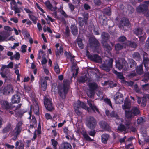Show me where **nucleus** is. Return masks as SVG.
<instances>
[{
    "label": "nucleus",
    "mask_w": 149,
    "mask_h": 149,
    "mask_svg": "<svg viewBox=\"0 0 149 149\" xmlns=\"http://www.w3.org/2000/svg\"><path fill=\"white\" fill-rule=\"evenodd\" d=\"M64 84L62 86L59 88V93L61 98H65V94L67 93L69 88V81L67 80H64Z\"/></svg>",
    "instance_id": "obj_4"
},
{
    "label": "nucleus",
    "mask_w": 149,
    "mask_h": 149,
    "mask_svg": "<svg viewBox=\"0 0 149 149\" xmlns=\"http://www.w3.org/2000/svg\"><path fill=\"white\" fill-rule=\"evenodd\" d=\"M133 57L136 60H139L140 59V56L139 53L135 52L133 55Z\"/></svg>",
    "instance_id": "obj_49"
},
{
    "label": "nucleus",
    "mask_w": 149,
    "mask_h": 149,
    "mask_svg": "<svg viewBox=\"0 0 149 149\" xmlns=\"http://www.w3.org/2000/svg\"><path fill=\"white\" fill-rule=\"evenodd\" d=\"M11 129V126L8 125L3 129V133H6L9 132Z\"/></svg>",
    "instance_id": "obj_51"
},
{
    "label": "nucleus",
    "mask_w": 149,
    "mask_h": 149,
    "mask_svg": "<svg viewBox=\"0 0 149 149\" xmlns=\"http://www.w3.org/2000/svg\"><path fill=\"white\" fill-rule=\"evenodd\" d=\"M51 141L52 144L53 146V148L55 149H56L57 148L56 146L58 144L57 141L53 139H52Z\"/></svg>",
    "instance_id": "obj_50"
},
{
    "label": "nucleus",
    "mask_w": 149,
    "mask_h": 149,
    "mask_svg": "<svg viewBox=\"0 0 149 149\" xmlns=\"http://www.w3.org/2000/svg\"><path fill=\"white\" fill-rule=\"evenodd\" d=\"M125 44H123V46L119 44H118L116 45L115 46L116 50L118 51L122 49L123 47H126V46H129V47H131L134 48H135L136 46V45L135 42L126 41Z\"/></svg>",
    "instance_id": "obj_7"
},
{
    "label": "nucleus",
    "mask_w": 149,
    "mask_h": 149,
    "mask_svg": "<svg viewBox=\"0 0 149 149\" xmlns=\"http://www.w3.org/2000/svg\"><path fill=\"white\" fill-rule=\"evenodd\" d=\"M87 75H86L84 77H81L79 78V81L81 82H84L85 81L86 82L89 81V79L87 77Z\"/></svg>",
    "instance_id": "obj_39"
},
{
    "label": "nucleus",
    "mask_w": 149,
    "mask_h": 149,
    "mask_svg": "<svg viewBox=\"0 0 149 149\" xmlns=\"http://www.w3.org/2000/svg\"><path fill=\"white\" fill-rule=\"evenodd\" d=\"M98 42L96 39L93 38L89 39V43L88 44V46L97 48L98 47Z\"/></svg>",
    "instance_id": "obj_17"
},
{
    "label": "nucleus",
    "mask_w": 149,
    "mask_h": 149,
    "mask_svg": "<svg viewBox=\"0 0 149 149\" xmlns=\"http://www.w3.org/2000/svg\"><path fill=\"white\" fill-rule=\"evenodd\" d=\"M20 94L17 93L13 95L11 99V101L13 103H18L20 101Z\"/></svg>",
    "instance_id": "obj_22"
},
{
    "label": "nucleus",
    "mask_w": 149,
    "mask_h": 149,
    "mask_svg": "<svg viewBox=\"0 0 149 149\" xmlns=\"http://www.w3.org/2000/svg\"><path fill=\"white\" fill-rule=\"evenodd\" d=\"M147 95H145L144 96L142 99V100L141 98L137 97V102L138 103L140 104L141 106L144 107L146 106V99L148 98L146 96Z\"/></svg>",
    "instance_id": "obj_21"
},
{
    "label": "nucleus",
    "mask_w": 149,
    "mask_h": 149,
    "mask_svg": "<svg viewBox=\"0 0 149 149\" xmlns=\"http://www.w3.org/2000/svg\"><path fill=\"white\" fill-rule=\"evenodd\" d=\"M134 33L138 36L140 41H143L146 38V34L143 32L142 29L141 28H137L135 29Z\"/></svg>",
    "instance_id": "obj_14"
},
{
    "label": "nucleus",
    "mask_w": 149,
    "mask_h": 149,
    "mask_svg": "<svg viewBox=\"0 0 149 149\" xmlns=\"http://www.w3.org/2000/svg\"><path fill=\"white\" fill-rule=\"evenodd\" d=\"M43 30L44 32H46V31H48V32H49L50 33H51L52 32V31L49 27H47V28L45 26L43 28Z\"/></svg>",
    "instance_id": "obj_60"
},
{
    "label": "nucleus",
    "mask_w": 149,
    "mask_h": 149,
    "mask_svg": "<svg viewBox=\"0 0 149 149\" xmlns=\"http://www.w3.org/2000/svg\"><path fill=\"white\" fill-rule=\"evenodd\" d=\"M44 52L43 51L40 50L39 51V53L38 54V59H40L42 55L43 54Z\"/></svg>",
    "instance_id": "obj_57"
},
{
    "label": "nucleus",
    "mask_w": 149,
    "mask_h": 149,
    "mask_svg": "<svg viewBox=\"0 0 149 149\" xmlns=\"http://www.w3.org/2000/svg\"><path fill=\"white\" fill-rule=\"evenodd\" d=\"M13 66V62H11L7 65H3L1 68V72L0 74L2 77L3 78H5L6 77V71L7 68H12Z\"/></svg>",
    "instance_id": "obj_11"
},
{
    "label": "nucleus",
    "mask_w": 149,
    "mask_h": 149,
    "mask_svg": "<svg viewBox=\"0 0 149 149\" xmlns=\"http://www.w3.org/2000/svg\"><path fill=\"white\" fill-rule=\"evenodd\" d=\"M13 90L12 86L11 85H8L5 87L1 91V92L5 95H8L10 93L12 92Z\"/></svg>",
    "instance_id": "obj_20"
},
{
    "label": "nucleus",
    "mask_w": 149,
    "mask_h": 149,
    "mask_svg": "<svg viewBox=\"0 0 149 149\" xmlns=\"http://www.w3.org/2000/svg\"><path fill=\"white\" fill-rule=\"evenodd\" d=\"M1 104L2 107L3 108L6 110L11 109L14 110L16 115H17L18 114H20L19 108L21 107V104H19L18 105L17 107H15L13 106H10L7 102L4 101H2L1 102Z\"/></svg>",
    "instance_id": "obj_5"
},
{
    "label": "nucleus",
    "mask_w": 149,
    "mask_h": 149,
    "mask_svg": "<svg viewBox=\"0 0 149 149\" xmlns=\"http://www.w3.org/2000/svg\"><path fill=\"white\" fill-rule=\"evenodd\" d=\"M146 70H148L149 69V59L148 58H145L144 57L143 61Z\"/></svg>",
    "instance_id": "obj_29"
},
{
    "label": "nucleus",
    "mask_w": 149,
    "mask_h": 149,
    "mask_svg": "<svg viewBox=\"0 0 149 149\" xmlns=\"http://www.w3.org/2000/svg\"><path fill=\"white\" fill-rule=\"evenodd\" d=\"M131 26L128 20L126 18H123L122 19L120 22L119 27L121 29L126 30L127 28H130Z\"/></svg>",
    "instance_id": "obj_9"
},
{
    "label": "nucleus",
    "mask_w": 149,
    "mask_h": 149,
    "mask_svg": "<svg viewBox=\"0 0 149 149\" xmlns=\"http://www.w3.org/2000/svg\"><path fill=\"white\" fill-rule=\"evenodd\" d=\"M113 72L117 75L118 77V78L121 79L122 81H123V82L124 81V77L121 73H119L115 70H113Z\"/></svg>",
    "instance_id": "obj_33"
},
{
    "label": "nucleus",
    "mask_w": 149,
    "mask_h": 149,
    "mask_svg": "<svg viewBox=\"0 0 149 149\" xmlns=\"http://www.w3.org/2000/svg\"><path fill=\"white\" fill-rule=\"evenodd\" d=\"M149 5V1H146L143 5L138 6L136 8V10L138 12L144 13L145 11L147 10Z\"/></svg>",
    "instance_id": "obj_15"
},
{
    "label": "nucleus",
    "mask_w": 149,
    "mask_h": 149,
    "mask_svg": "<svg viewBox=\"0 0 149 149\" xmlns=\"http://www.w3.org/2000/svg\"><path fill=\"white\" fill-rule=\"evenodd\" d=\"M22 124V121L19 122L16 125V127L14 130L11 132L10 134L14 138L13 139L14 140L16 139L17 136L20 134L22 130L21 126Z\"/></svg>",
    "instance_id": "obj_6"
},
{
    "label": "nucleus",
    "mask_w": 149,
    "mask_h": 149,
    "mask_svg": "<svg viewBox=\"0 0 149 149\" xmlns=\"http://www.w3.org/2000/svg\"><path fill=\"white\" fill-rule=\"evenodd\" d=\"M100 125L101 127L103 129L106 128L107 126V123L104 121H102L100 123Z\"/></svg>",
    "instance_id": "obj_47"
},
{
    "label": "nucleus",
    "mask_w": 149,
    "mask_h": 149,
    "mask_svg": "<svg viewBox=\"0 0 149 149\" xmlns=\"http://www.w3.org/2000/svg\"><path fill=\"white\" fill-rule=\"evenodd\" d=\"M101 36L102 39L106 40L109 38V36L108 33L103 32L101 35Z\"/></svg>",
    "instance_id": "obj_48"
},
{
    "label": "nucleus",
    "mask_w": 149,
    "mask_h": 149,
    "mask_svg": "<svg viewBox=\"0 0 149 149\" xmlns=\"http://www.w3.org/2000/svg\"><path fill=\"white\" fill-rule=\"evenodd\" d=\"M109 137V136L107 134H103L102 136V142L104 144L106 143Z\"/></svg>",
    "instance_id": "obj_31"
},
{
    "label": "nucleus",
    "mask_w": 149,
    "mask_h": 149,
    "mask_svg": "<svg viewBox=\"0 0 149 149\" xmlns=\"http://www.w3.org/2000/svg\"><path fill=\"white\" fill-rule=\"evenodd\" d=\"M6 36L4 35H2L0 34V41H5Z\"/></svg>",
    "instance_id": "obj_56"
},
{
    "label": "nucleus",
    "mask_w": 149,
    "mask_h": 149,
    "mask_svg": "<svg viewBox=\"0 0 149 149\" xmlns=\"http://www.w3.org/2000/svg\"><path fill=\"white\" fill-rule=\"evenodd\" d=\"M136 70L137 73L139 74H141L143 73V71L142 65H140L139 66H138L136 68Z\"/></svg>",
    "instance_id": "obj_36"
},
{
    "label": "nucleus",
    "mask_w": 149,
    "mask_h": 149,
    "mask_svg": "<svg viewBox=\"0 0 149 149\" xmlns=\"http://www.w3.org/2000/svg\"><path fill=\"white\" fill-rule=\"evenodd\" d=\"M87 102L88 105L92 110H93L95 112H97L98 113H99V111L98 108L95 105H93V102L91 100H88Z\"/></svg>",
    "instance_id": "obj_26"
},
{
    "label": "nucleus",
    "mask_w": 149,
    "mask_h": 149,
    "mask_svg": "<svg viewBox=\"0 0 149 149\" xmlns=\"http://www.w3.org/2000/svg\"><path fill=\"white\" fill-rule=\"evenodd\" d=\"M74 108L76 113L78 115L81 114L82 113L81 111V108L86 110L88 112H90L89 108L87 107L86 104L80 101H78L77 103L74 104Z\"/></svg>",
    "instance_id": "obj_3"
},
{
    "label": "nucleus",
    "mask_w": 149,
    "mask_h": 149,
    "mask_svg": "<svg viewBox=\"0 0 149 149\" xmlns=\"http://www.w3.org/2000/svg\"><path fill=\"white\" fill-rule=\"evenodd\" d=\"M71 145L68 143H64L62 144L59 149H71Z\"/></svg>",
    "instance_id": "obj_28"
},
{
    "label": "nucleus",
    "mask_w": 149,
    "mask_h": 149,
    "mask_svg": "<svg viewBox=\"0 0 149 149\" xmlns=\"http://www.w3.org/2000/svg\"><path fill=\"white\" fill-rule=\"evenodd\" d=\"M29 16L30 19L35 24H36L37 19V18L33 15L32 13L29 14Z\"/></svg>",
    "instance_id": "obj_38"
},
{
    "label": "nucleus",
    "mask_w": 149,
    "mask_h": 149,
    "mask_svg": "<svg viewBox=\"0 0 149 149\" xmlns=\"http://www.w3.org/2000/svg\"><path fill=\"white\" fill-rule=\"evenodd\" d=\"M47 61L45 57H42L41 61V63L42 65L44 66L45 64L47 63Z\"/></svg>",
    "instance_id": "obj_59"
},
{
    "label": "nucleus",
    "mask_w": 149,
    "mask_h": 149,
    "mask_svg": "<svg viewBox=\"0 0 149 149\" xmlns=\"http://www.w3.org/2000/svg\"><path fill=\"white\" fill-rule=\"evenodd\" d=\"M126 38L123 36H122L118 39V41L120 42H123L126 40Z\"/></svg>",
    "instance_id": "obj_58"
},
{
    "label": "nucleus",
    "mask_w": 149,
    "mask_h": 149,
    "mask_svg": "<svg viewBox=\"0 0 149 149\" xmlns=\"http://www.w3.org/2000/svg\"><path fill=\"white\" fill-rule=\"evenodd\" d=\"M44 104L46 109L49 111H52L54 107L51 100L47 97L44 98Z\"/></svg>",
    "instance_id": "obj_16"
},
{
    "label": "nucleus",
    "mask_w": 149,
    "mask_h": 149,
    "mask_svg": "<svg viewBox=\"0 0 149 149\" xmlns=\"http://www.w3.org/2000/svg\"><path fill=\"white\" fill-rule=\"evenodd\" d=\"M106 115L109 117H114L116 119L115 121L116 123L118 124L120 122H122L123 120L122 119H119V117L117 114L115 113L114 111L112 112L111 113H109L108 110H106L105 111Z\"/></svg>",
    "instance_id": "obj_12"
},
{
    "label": "nucleus",
    "mask_w": 149,
    "mask_h": 149,
    "mask_svg": "<svg viewBox=\"0 0 149 149\" xmlns=\"http://www.w3.org/2000/svg\"><path fill=\"white\" fill-rule=\"evenodd\" d=\"M142 89L144 90H146L149 89V84H146L141 86Z\"/></svg>",
    "instance_id": "obj_52"
},
{
    "label": "nucleus",
    "mask_w": 149,
    "mask_h": 149,
    "mask_svg": "<svg viewBox=\"0 0 149 149\" xmlns=\"http://www.w3.org/2000/svg\"><path fill=\"white\" fill-rule=\"evenodd\" d=\"M128 66V64L123 59H121V60H119L118 61H116V68L119 70L123 68L124 70H126Z\"/></svg>",
    "instance_id": "obj_10"
},
{
    "label": "nucleus",
    "mask_w": 149,
    "mask_h": 149,
    "mask_svg": "<svg viewBox=\"0 0 149 149\" xmlns=\"http://www.w3.org/2000/svg\"><path fill=\"white\" fill-rule=\"evenodd\" d=\"M20 57V55L19 53L16 52V54L13 56L10 57V59L11 60H13L14 58L16 60L19 59Z\"/></svg>",
    "instance_id": "obj_40"
},
{
    "label": "nucleus",
    "mask_w": 149,
    "mask_h": 149,
    "mask_svg": "<svg viewBox=\"0 0 149 149\" xmlns=\"http://www.w3.org/2000/svg\"><path fill=\"white\" fill-rule=\"evenodd\" d=\"M104 101L105 103L109 105L111 108H112V104L110 99H105L104 100Z\"/></svg>",
    "instance_id": "obj_54"
},
{
    "label": "nucleus",
    "mask_w": 149,
    "mask_h": 149,
    "mask_svg": "<svg viewBox=\"0 0 149 149\" xmlns=\"http://www.w3.org/2000/svg\"><path fill=\"white\" fill-rule=\"evenodd\" d=\"M54 70L56 73L59 74L60 73V70L59 66L57 64H56L54 67Z\"/></svg>",
    "instance_id": "obj_53"
},
{
    "label": "nucleus",
    "mask_w": 149,
    "mask_h": 149,
    "mask_svg": "<svg viewBox=\"0 0 149 149\" xmlns=\"http://www.w3.org/2000/svg\"><path fill=\"white\" fill-rule=\"evenodd\" d=\"M40 85L42 89L45 91L47 87V82L46 81L43 79H41L40 81Z\"/></svg>",
    "instance_id": "obj_32"
},
{
    "label": "nucleus",
    "mask_w": 149,
    "mask_h": 149,
    "mask_svg": "<svg viewBox=\"0 0 149 149\" xmlns=\"http://www.w3.org/2000/svg\"><path fill=\"white\" fill-rule=\"evenodd\" d=\"M40 128V125H39L38 127V130H36L34 132V136L33 138V140H35L36 137L37 133L38 134H39L41 133Z\"/></svg>",
    "instance_id": "obj_37"
},
{
    "label": "nucleus",
    "mask_w": 149,
    "mask_h": 149,
    "mask_svg": "<svg viewBox=\"0 0 149 149\" xmlns=\"http://www.w3.org/2000/svg\"><path fill=\"white\" fill-rule=\"evenodd\" d=\"M118 130L120 131H124L126 132L131 131L134 132L136 131V129L132 127L130 121H127L125 123V126L123 125L122 124H120L118 127Z\"/></svg>",
    "instance_id": "obj_2"
},
{
    "label": "nucleus",
    "mask_w": 149,
    "mask_h": 149,
    "mask_svg": "<svg viewBox=\"0 0 149 149\" xmlns=\"http://www.w3.org/2000/svg\"><path fill=\"white\" fill-rule=\"evenodd\" d=\"M45 19L47 22L48 24H50V21L52 22H53L54 21V19L52 18L48 15L47 16V18H46Z\"/></svg>",
    "instance_id": "obj_44"
},
{
    "label": "nucleus",
    "mask_w": 149,
    "mask_h": 149,
    "mask_svg": "<svg viewBox=\"0 0 149 149\" xmlns=\"http://www.w3.org/2000/svg\"><path fill=\"white\" fill-rule=\"evenodd\" d=\"M149 79V74L148 73L145 74L144 75L142 81L145 82H147Z\"/></svg>",
    "instance_id": "obj_41"
},
{
    "label": "nucleus",
    "mask_w": 149,
    "mask_h": 149,
    "mask_svg": "<svg viewBox=\"0 0 149 149\" xmlns=\"http://www.w3.org/2000/svg\"><path fill=\"white\" fill-rule=\"evenodd\" d=\"M86 124V126L90 129H93L95 127L96 122L93 117H90L87 118Z\"/></svg>",
    "instance_id": "obj_13"
},
{
    "label": "nucleus",
    "mask_w": 149,
    "mask_h": 149,
    "mask_svg": "<svg viewBox=\"0 0 149 149\" xmlns=\"http://www.w3.org/2000/svg\"><path fill=\"white\" fill-rule=\"evenodd\" d=\"M90 58L92 60L96 62L101 63L102 61L100 57L96 54L91 56Z\"/></svg>",
    "instance_id": "obj_25"
},
{
    "label": "nucleus",
    "mask_w": 149,
    "mask_h": 149,
    "mask_svg": "<svg viewBox=\"0 0 149 149\" xmlns=\"http://www.w3.org/2000/svg\"><path fill=\"white\" fill-rule=\"evenodd\" d=\"M131 106L130 102L128 98L127 97L124 102V104L122 105V108L125 111L126 117L128 119H130L139 114L140 113V111L137 107H134L132 108L130 111H127Z\"/></svg>",
    "instance_id": "obj_1"
},
{
    "label": "nucleus",
    "mask_w": 149,
    "mask_h": 149,
    "mask_svg": "<svg viewBox=\"0 0 149 149\" xmlns=\"http://www.w3.org/2000/svg\"><path fill=\"white\" fill-rule=\"evenodd\" d=\"M113 60L111 58L109 60V62L107 64V66L103 65L102 66V69L106 71H109V70L110 68L111 67Z\"/></svg>",
    "instance_id": "obj_24"
},
{
    "label": "nucleus",
    "mask_w": 149,
    "mask_h": 149,
    "mask_svg": "<svg viewBox=\"0 0 149 149\" xmlns=\"http://www.w3.org/2000/svg\"><path fill=\"white\" fill-rule=\"evenodd\" d=\"M4 29L6 31H13V29L10 27L8 26H4Z\"/></svg>",
    "instance_id": "obj_62"
},
{
    "label": "nucleus",
    "mask_w": 149,
    "mask_h": 149,
    "mask_svg": "<svg viewBox=\"0 0 149 149\" xmlns=\"http://www.w3.org/2000/svg\"><path fill=\"white\" fill-rule=\"evenodd\" d=\"M45 4L47 7L52 11H54V13L56 14V10L57 9V8L56 7H52L51 4H50V2L49 1H47L45 2Z\"/></svg>",
    "instance_id": "obj_27"
},
{
    "label": "nucleus",
    "mask_w": 149,
    "mask_h": 149,
    "mask_svg": "<svg viewBox=\"0 0 149 149\" xmlns=\"http://www.w3.org/2000/svg\"><path fill=\"white\" fill-rule=\"evenodd\" d=\"M128 61L131 63L130 65V67L132 68L136 66V64L134 60L132 59H129Z\"/></svg>",
    "instance_id": "obj_46"
},
{
    "label": "nucleus",
    "mask_w": 149,
    "mask_h": 149,
    "mask_svg": "<svg viewBox=\"0 0 149 149\" xmlns=\"http://www.w3.org/2000/svg\"><path fill=\"white\" fill-rule=\"evenodd\" d=\"M114 98L115 102L117 104L121 103L123 100V95L120 93H117L115 95Z\"/></svg>",
    "instance_id": "obj_19"
},
{
    "label": "nucleus",
    "mask_w": 149,
    "mask_h": 149,
    "mask_svg": "<svg viewBox=\"0 0 149 149\" xmlns=\"http://www.w3.org/2000/svg\"><path fill=\"white\" fill-rule=\"evenodd\" d=\"M74 56H70L71 61L72 64V70L73 69H74L76 72V73L74 74V73H73L72 76L75 78L77 76V74L78 73V69L76 67V63L74 60Z\"/></svg>",
    "instance_id": "obj_18"
},
{
    "label": "nucleus",
    "mask_w": 149,
    "mask_h": 149,
    "mask_svg": "<svg viewBox=\"0 0 149 149\" xmlns=\"http://www.w3.org/2000/svg\"><path fill=\"white\" fill-rule=\"evenodd\" d=\"M34 104L33 105H31V110H32L33 107V110L35 113L37 114H38L39 111V109L38 106L37 101H34Z\"/></svg>",
    "instance_id": "obj_23"
},
{
    "label": "nucleus",
    "mask_w": 149,
    "mask_h": 149,
    "mask_svg": "<svg viewBox=\"0 0 149 149\" xmlns=\"http://www.w3.org/2000/svg\"><path fill=\"white\" fill-rule=\"evenodd\" d=\"M83 137L86 140L89 141H92V139H91L86 133H84L82 134Z\"/></svg>",
    "instance_id": "obj_43"
},
{
    "label": "nucleus",
    "mask_w": 149,
    "mask_h": 149,
    "mask_svg": "<svg viewBox=\"0 0 149 149\" xmlns=\"http://www.w3.org/2000/svg\"><path fill=\"white\" fill-rule=\"evenodd\" d=\"M45 117L47 119H52V117L51 115L48 113H47L45 114Z\"/></svg>",
    "instance_id": "obj_64"
},
{
    "label": "nucleus",
    "mask_w": 149,
    "mask_h": 149,
    "mask_svg": "<svg viewBox=\"0 0 149 149\" xmlns=\"http://www.w3.org/2000/svg\"><path fill=\"white\" fill-rule=\"evenodd\" d=\"M72 32L74 35H77V33L78 30L76 26L75 25H72L71 26Z\"/></svg>",
    "instance_id": "obj_35"
},
{
    "label": "nucleus",
    "mask_w": 149,
    "mask_h": 149,
    "mask_svg": "<svg viewBox=\"0 0 149 149\" xmlns=\"http://www.w3.org/2000/svg\"><path fill=\"white\" fill-rule=\"evenodd\" d=\"M16 148L19 149H23L24 148V144L21 142L17 141L15 144Z\"/></svg>",
    "instance_id": "obj_34"
},
{
    "label": "nucleus",
    "mask_w": 149,
    "mask_h": 149,
    "mask_svg": "<svg viewBox=\"0 0 149 149\" xmlns=\"http://www.w3.org/2000/svg\"><path fill=\"white\" fill-rule=\"evenodd\" d=\"M11 9L15 11V14H16L17 13H19L20 12V10L19 8L16 6L13 7L11 6Z\"/></svg>",
    "instance_id": "obj_42"
},
{
    "label": "nucleus",
    "mask_w": 149,
    "mask_h": 149,
    "mask_svg": "<svg viewBox=\"0 0 149 149\" xmlns=\"http://www.w3.org/2000/svg\"><path fill=\"white\" fill-rule=\"evenodd\" d=\"M77 44L79 47L81 49L84 48L83 45L82 43L81 40V39L78 38L77 40Z\"/></svg>",
    "instance_id": "obj_45"
},
{
    "label": "nucleus",
    "mask_w": 149,
    "mask_h": 149,
    "mask_svg": "<svg viewBox=\"0 0 149 149\" xmlns=\"http://www.w3.org/2000/svg\"><path fill=\"white\" fill-rule=\"evenodd\" d=\"M105 13L108 15H110L111 14L110 8H107L106 9Z\"/></svg>",
    "instance_id": "obj_63"
},
{
    "label": "nucleus",
    "mask_w": 149,
    "mask_h": 149,
    "mask_svg": "<svg viewBox=\"0 0 149 149\" xmlns=\"http://www.w3.org/2000/svg\"><path fill=\"white\" fill-rule=\"evenodd\" d=\"M79 25L81 26H82L84 24V21L82 20V18L79 17L78 18Z\"/></svg>",
    "instance_id": "obj_55"
},
{
    "label": "nucleus",
    "mask_w": 149,
    "mask_h": 149,
    "mask_svg": "<svg viewBox=\"0 0 149 149\" xmlns=\"http://www.w3.org/2000/svg\"><path fill=\"white\" fill-rule=\"evenodd\" d=\"M89 86L90 90L87 92V94L89 97H92L94 94V91H97L98 88L97 85L94 83H89Z\"/></svg>",
    "instance_id": "obj_8"
},
{
    "label": "nucleus",
    "mask_w": 149,
    "mask_h": 149,
    "mask_svg": "<svg viewBox=\"0 0 149 149\" xmlns=\"http://www.w3.org/2000/svg\"><path fill=\"white\" fill-rule=\"evenodd\" d=\"M57 51L58 52L61 54H62L63 53V47L62 45H60L58 43L56 44L55 45Z\"/></svg>",
    "instance_id": "obj_30"
},
{
    "label": "nucleus",
    "mask_w": 149,
    "mask_h": 149,
    "mask_svg": "<svg viewBox=\"0 0 149 149\" xmlns=\"http://www.w3.org/2000/svg\"><path fill=\"white\" fill-rule=\"evenodd\" d=\"M27 46L25 45H23L21 47L22 52L23 53H24L26 52V49Z\"/></svg>",
    "instance_id": "obj_61"
}]
</instances>
